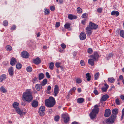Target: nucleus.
Here are the masks:
<instances>
[{"label": "nucleus", "mask_w": 124, "mask_h": 124, "mask_svg": "<svg viewBox=\"0 0 124 124\" xmlns=\"http://www.w3.org/2000/svg\"><path fill=\"white\" fill-rule=\"evenodd\" d=\"M32 91L31 89H27L23 95V100L28 102H31L33 99L32 95Z\"/></svg>", "instance_id": "f257e3e1"}, {"label": "nucleus", "mask_w": 124, "mask_h": 124, "mask_svg": "<svg viewBox=\"0 0 124 124\" xmlns=\"http://www.w3.org/2000/svg\"><path fill=\"white\" fill-rule=\"evenodd\" d=\"M100 106V105H97L94 106V108L93 109L89 114L90 116L92 119H93L95 118L96 115L98 113L99 111V108L98 107Z\"/></svg>", "instance_id": "f03ea898"}, {"label": "nucleus", "mask_w": 124, "mask_h": 124, "mask_svg": "<svg viewBox=\"0 0 124 124\" xmlns=\"http://www.w3.org/2000/svg\"><path fill=\"white\" fill-rule=\"evenodd\" d=\"M55 104V101L54 97L50 96L48 99H47V107H52Z\"/></svg>", "instance_id": "7ed1b4c3"}, {"label": "nucleus", "mask_w": 124, "mask_h": 124, "mask_svg": "<svg viewBox=\"0 0 124 124\" xmlns=\"http://www.w3.org/2000/svg\"><path fill=\"white\" fill-rule=\"evenodd\" d=\"M19 103L16 102H15L13 104V106L14 108L15 109L16 111L20 115H23V113L21 111L19 108L18 107Z\"/></svg>", "instance_id": "20e7f679"}, {"label": "nucleus", "mask_w": 124, "mask_h": 124, "mask_svg": "<svg viewBox=\"0 0 124 124\" xmlns=\"http://www.w3.org/2000/svg\"><path fill=\"white\" fill-rule=\"evenodd\" d=\"M116 117V115H112L109 118L106 120V123L108 124L113 123L115 121Z\"/></svg>", "instance_id": "39448f33"}, {"label": "nucleus", "mask_w": 124, "mask_h": 124, "mask_svg": "<svg viewBox=\"0 0 124 124\" xmlns=\"http://www.w3.org/2000/svg\"><path fill=\"white\" fill-rule=\"evenodd\" d=\"M97 25L94 23L91 22H89V25H87V27L90 28L91 30L93 29H96L98 27Z\"/></svg>", "instance_id": "423d86ee"}, {"label": "nucleus", "mask_w": 124, "mask_h": 124, "mask_svg": "<svg viewBox=\"0 0 124 124\" xmlns=\"http://www.w3.org/2000/svg\"><path fill=\"white\" fill-rule=\"evenodd\" d=\"M62 117L64 120V121L65 123H67L69 120L70 117L67 114L64 113L62 115Z\"/></svg>", "instance_id": "0eeeda50"}, {"label": "nucleus", "mask_w": 124, "mask_h": 124, "mask_svg": "<svg viewBox=\"0 0 124 124\" xmlns=\"http://www.w3.org/2000/svg\"><path fill=\"white\" fill-rule=\"evenodd\" d=\"M45 108L43 106H41L39 108V114L41 116L44 115L45 113Z\"/></svg>", "instance_id": "6e6552de"}, {"label": "nucleus", "mask_w": 124, "mask_h": 124, "mask_svg": "<svg viewBox=\"0 0 124 124\" xmlns=\"http://www.w3.org/2000/svg\"><path fill=\"white\" fill-rule=\"evenodd\" d=\"M99 57V55L98 54V53L96 52H95L94 53L93 55L90 56V57L95 61H96L98 60Z\"/></svg>", "instance_id": "1a4fd4ad"}, {"label": "nucleus", "mask_w": 124, "mask_h": 124, "mask_svg": "<svg viewBox=\"0 0 124 124\" xmlns=\"http://www.w3.org/2000/svg\"><path fill=\"white\" fill-rule=\"evenodd\" d=\"M29 53L26 51H23L21 54V56L22 57L25 58H27L29 57Z\"/></svg>", "instance_id": "9d476101"}, {"label": "nucleus", "mask_w": 124, "mask_h": 124, "mask_svg": "<svg viewBox=\"0 0 124 124\" xmlns=\"http://www.w3.org/2000/svg\"><path fill=\"white\" fill-rule=\"evenodd\" d=\"M111 113L110 109H106L105 111L104 116L106 117H108L110 115Z\"/></svg>", "instance_id": "9b49d317"}, {"label": "nucleus", "mask_w": 124, "mask_h": 124, "mask_svg": "<svg viewBox=\"0 0 124 124\" xmlns=\"http://www.w3.org/2000/svg\"><path fill=\"white\" fill-rule=\"evenodd\" d=\"M86 35L85 33L84 32H82L80 35V40H83L86 38Z\"/></svg>", "instance_id": "f8f14e48"}, {"label": "nucleus", "mask_w": 124, "mask_h": 124, "mask_svg": "<svg viewBox=\"0 0 124 124\" xmlns=\"http://www.w3.org/2000/svg\"><path fill=\"white\" fill-rule=\"evenodd\" d=\"M54 96H56L59 93V88L58 85H56L55 86L54 88Z\"/></svg>", "instance_id": "ddd939ff"}, {"label": "nucleus", "mask_w": 124, "mask_h": 124, "mask_svg": "<svg viewBox=\"0 0 124 124\" xmlns=\"http://www.w3.org/2000/svg\"><path fill=\"white\" fill-rule=\"evenodd\" d=\"M85 29L86 31V33L87 35L89 36L91 35L92 32V30L87 27Z\"/></svg>", "instance_id": "4468645a"}, {"label": "nucleus", "mask_w": 124, "mask_h": 124, "mask_svg": "<svg viewBox=\"0 0 124 124\" xmlns=\"http://www.w3.org/2000/svg\"><path fill=\"white\" fill-rule=\"evenodd\" d=\"M33 62L34 64L38 65L41 62V61L40 58H39L38 57L36 59L34 60L33 61Z\"/></svg>", "instance_id": "2eb2a0df"}, {"label": "nucleus", "mask_w": 124, "mask_h": 124, "mask_svg": "<svg viewBox=\"0 0 124 124\" xmlns=\"http://www.w3.org/2000/svg\"><path fill=\"white\" fill-rule=\"evenodd\" d=\"M38 104V102L34 100L31 103L32 106L34 108L37 107Z\"/></svg>", "instance_id": "dca6fc26"}, {"label": "nucleus", "mask_w": 124, "mask_h": 124, "mask_svg": "<svg viewBox=\"0 0 124 124\" xmlns=\"http://www.w3.org/2000/svg\"><path fill=\"white\" fill-rule=\"evenodd\" d=\"M94 61L93 59H89L88 60V63L89 65L92 66H93L94 64Z\"/></svg>", "instance_id": "f3484780"}, {"label": "nucleus", "mask_w": 124, "mask_h": 124, "mask_svg": "<svg viewBox=\"0 0 124 124\" xmlns=\"http://www.w3.org/2000/svg\"><path fill=\"white\" fill-rule=\"evenodd\" d=\"M77 18V16H74L72 14H69L68 16V18L69 19L71 20L73 19H76Z\"/></svg>", "instance_id": "a211bd4d"}, {"label": "nucleus", "mask_w": 124, "mask_h": 124, "mask_svg": "<svg viewBox=\"0 0 124 124\" xmlns=\"http://www.w3.org/2000/svg\"><path fill=\"white\" fill-rule=\"evenodd\" d=\"M109 97V96L107 94L104 95L102 97L101 99V101H105Z\"/></svg>", "instance_id": "6ab92c4d"}, {"label": "nucleus", "mask_w": 124, "mask_h": 124, "mask_svg": "<svg viewBox=\"0 0 124 124\" xmlns=\"http://www.w3.org/2000/svg\"><path fill=\"white\" fill-rule=\"evenodd\" d=\"M16 62V59L15 58H11L10 62V63L11 65L13 66L14 65Z\"/></svg>", "instance_id": "aec40b11"}, {"label": "nucleus", "mask_w": 124, "mask_h": 124, "mask_svg": "<svg viewBox=\"0 0 124 124\" xmlns=\"http://www.w3.org/2000/svg\"><path fill=\"white\" fill-rule=\"evenodd\" d=\"M112 15H115L116 16H118L119 15V13L118 11H113L111 13Z\"/></svg>", "instance_id": "412c9836"}, {"label": "nucleus", "mask_w": 124, "mask_h": 124, "mask_svg": "<svg viewBox=\"0 0 124 124\" xmlns=\"http://www.w3.org/2000/svg\"><path fill=\"white\" fill-rule=\"evenodd\" d=\"M8 72L9 75L11 76H12L13 74V69L12 67H11L8 70Z\"/></svg>", "instance_id": "4be33fe9"}, {"label": "nucleus", "mask_w": 124, "mask_h": 124, "mask_svg": "<svg viewBox=\"0 0 124 124\" xmlns=\"http://www.w3.org/2000/svg\"><path fill=\"white\" fill-rule=\"evenodd\" d=\"M105 86V87H102V91L104 92H106L107 91L108 89V88L109 86L107 84H105L104 85Z\"/></svg>", "instance_id": "5701e85b"}, {"label": "nucleus", "mask_w": 124, "mask_h": 124, "mask_svg": "<svg viewBox=\"0 0 124 124\" xmlns=\"http://www.w3.org/2000/svg\"><path fill=\"white\" fill-rule=\"evenodd\" d=\"M112 114L114 115H117L118 113V109L117 108H115L112 109Z\"/></svg>", "instance_id": "b1692460"}, {"label": "nucleus", "mask_w": 124, "mask_h": 124, "mask_svg": "<svg viewBox=\"0 0 124 124\" xmlns=\"http://www.w3.org/2000/svg\"><path fill=\"white\" fill-rule=\"evenodd\" d=\"M6 75L5 74H2L0 77V81L2 82L3 80H5L6 78Z\"/></svg>", "instance_id": "393cba45"}, {"label": "nucleus", "mask_w": 124, "mask_h": 124, "mask_svg": "<svg viewBox=\"0 0 124 124\" xmlns=\"http://www.w3.org/2000/svg\"><path fill=\"white\" fill-rule=\"evenodd\" d=\"M84 100V99L83 98H79L77 99V102L79 103H81L83 102Z\"/></svg>", "instance_id": "a878e982"}, {"label": "nucleus", "mask_w": 124, "mask_h": 124, "mask_svg": "<svg viewBox=\"0 0 124 124\" xmlns=\"http://www.w3.org/2000/svg\"><path fill=\"white\" fill-rule=\"evenodd\" d=\"M44 75L42 73H40L39 75V80H41L44 78Z\"/></svg>", "instance_id": "bb28decb"}, {"label": "nucleus", "mask_w": 124, "mask_h": 124, "mask_svg": "<svg viewBox=\"0 0 124 124\" xmlns=\"http://www.w3.org/2000/svg\"><path fill=\"white\" fill-rule=\"evenodd\" d=\"M70 23H67L64 25V27L66 29H69L70 28Z\"/></svg>", "instance_id": "cd10ccee"}, {"label": "nucleus", "mask_w": 124, "mask_h": 124, "mask_svg": "<svg viewBox=\"0 0 124 124\" xmlns=\"http://www.w3.org/2000/svg\"><path fill=\"white\" fill-rule=\"evenodd\" d=\"M41 86L42 85H41V84L40 85L39 84H36L35 86L36 89L38 91H39L41 88Z\"/></svg>", "instance_id": "c85d7f7f"}, {"label": "nucleus", "mask_w": 124, "mask_h": 124, "mask_svg": "<svg viewBox=\"0 0 124 124\" xmlns=\"http://www.w3.org/2000/svg\"><path fill=\"white\" fill-rule=\"evenodd\" d=\"M86 77L87 78V80L90 81L91 80V76L89 73H87L86 74Z\"/></svg>", "instance_id": "c756f323"}, {"label": "nucleus", "mask_w": 124, "mask_h": 124, "mask_svg": "<svg viewBox=\"0 0 124 124\" xmlns=\"http://www.w3.org/2000/svg\"><path fill=\"white\" fill-rule=\"evenodd\" d=\"M0 91L2 93H5L7 92V90L3 86H1L0 89Z\"/></svg>", "instance_id": "7c9ffc66"}, {"label": "nucleus", "mask_w": 124, "mask_h": 124, "mask_svg": "<svg viewBox=\"0 0 124 124\" xmlns=\"http://www.w3.org/2000/svg\"><path fill=\"white\" fill-rule=\"evenodd\" d=\"M121 37L124 38V31L123 30H120L119 33Z\"/></svg>", "instance_id": "2f4dec72"}, {"label": "nucleus", "mask_w": 124, "mask_h": 124, "mask_svg": "<svg viewBox=\"0 0 124 124\" xmlns=\"http://www.w3.org/2000/svg\"><path fill=\"white\" fill-rule=\"evenodd\" d=\"M6 50L8 51H10L12 49V47L9 45H8L6 46Z\"/></svg>", "instance_id": "473e14b6"}, {"label": "nucleus", "mask_w": 124, "mask_h": 124, "mask_svg": "<svg viewBox=\"0 0 124 124\" xmlns=\"http://www.w3.org/2000/svg\"><path fill=\"white\" fill-rule=\"evenodd\" d=\"M113 56V54L112 53H110L108 54L106 57V58L107 60H108L111 57Z\"/></svg>", "instance_id": "72a5a7b5"}, {"label": "nucleus", "mask_w": 124, "mask_h": 124, "mask_svg": "<svg viewBox=\"0 0 124 124\" xmlns=\"http://www.w3.org/2000/svg\"><path fill=\"white\" fill-rule=\"evenodd\" d=\"M77 11L78 13H81L82 12V10L80 8L78 7L77 8Z\"/></svg>", "instance_id": "f704fd0d"}, {"label": "nucleus", "mask_w": 124, "mask_h": 124, "mask_svg": "<svg viewBox=\"0 0 124 124\" xmlns=\"http://www.w3.org/2000/svg\"><path fill=\"white\" fill-rule=\"evenodd\" d=\"M60 118V117L59 115H56L55 116L54 118V120L55 121L57 122L59 121Z\"/></svg>", "instance_id": "c9c22d12"}, {"label": "nucleus", "mask_w": 124, "mask_h": 124, "mask_svg": "<svg viewBox=\"0 0 124 124\" xmlns=\"http://www.w3.org/2000/svg\"><path fill=\"white\" fill-rule=\"evenodd\" d=\"M100 75V74L99 72L96 73L94 75V79L96 80L97 79L99 78Z\"/></svg>", "instance_id": "e433bc0d"}, {"label": "nucleus", "mask_w": 124, "mask_h": 124, "mask_svg": "<svg viewBox=\"0 0 124 124\" xmlns=\"http://www.w3.org/2000/svg\"><path fill=\"white\" fill-rule=\"evenodd\" d=\"M27 71L29 72H31L32 70V69L30 66H28L26 68Z\"/></svg>", "instance_id": "4c0bfd02"}, {"label": "nucleus", "mask_w": 124, "mask_h": 124, "mask_svg": "<svg viewBox=\"0 0 124 124\" xmlns=\"http://www.w3.org/2000/svg\"><path fill=\"white\" fill-rule=\"evenodd\" d=\"M46 84V79H44L42 82L41 85L42 86H44Z\"/></svg>", "instance_id": "58836bf2"}, {"label": "nucleus", "mask_w": 124, "mask_h": 124, "mask_svg": "<svg viewBox=\"0 0 124 124\" xmlns=\"http://www.w3.org/2000/svg\"><path fill=\"white\" fill-rule=\"evenodd\" d=\"M88 16V15L86 13L83 14L81 17L82 18H87Z\"/></svg>", "instance_id": "ea45409f"}, {"label": "nucleus", "mask_w": 124, "mask_h": 124, "mask_svg": "<svg viewBox=\"0 0 124 124\" xmlns=\"http://www.w3.org/2000/svg\"><path fill=\"white\" fill-rule=\"evenodd\" d=\"M108 81L111 83H112L114 81L115 79L113 78H108Z\"/></svg>", "instance_id": "a19ab883"}, {"label": "nucleus", "mask_w": 124, "mask_h": 124, "mask_svg": "<svg viewBox=\"0 0 124 124\" xmlns=\"http://www.w3.org/2000/svg\"><path fill=\"white\" fill-rule=\"evenodd\" d=\"M54 65V63L53 62H51L50 63L49 65V68L51 70H53V67Z\"/></svg>", "instance_id": "79ce46f5"}, {"label": "nucleus", "mask_w": 124, "mask_h": 124, "mask_svg": "<svg viewBox=\"0 0 124 124\" xmlns=\"http://www.w3.org/2000/svg\"><path fill=\"white\" fill-rule=\"evenodd\" d=\"M76 82L78 84H80L82 82V80L80 78H78L76 79Z\"/></svg>", "instance_id": "37998d69"}, {"label": "nucleus", "mask_w": 124, "mask_h": 124, "mask_svg": "<svg viewBox=\"0 0 124 124\" xmlns=\"http://www.w3.org/2000/svg\"><path fill=\"white\" fill-rule=\"evenodd\" d=\"M22 66V65L20 63H18L16 65V68L18 69H20Z\"/></svg>", "instance_id": "c03bdc74"}, {"label": "nucleus", "mask_w": 124, "mask_h": 124, "mask_svg": "<svg viewBox=\"0 0 124 124\" xmlns=\"http://www.w3.org/2000/svg\"><path fill=\"white\" fill-rule=\"evenodd\" d=\"M3 24L4 26H7L8 25V22L6 20L4 21L3 23Z\"/></svg>", "instance_id": "a18cd8bd"}, {"label": "nucleus", "mask_w": 124, "mask_h": 124, "mask_svg": "<svg viewBox=\"0 0 124 124\" xmlns=\"http://www.w3.org/2000/svg\"><path fill=\"white\" fill-rule=\"evenodd\" d=\"M93 93L96 95H97L99 94V93L96 90V87L94 88V90L93 91Z\"/></svg>", "instance_id": "49530a36"}, {"label": "nucleus", "mask_w": 124, "mask_h": 124, "mask_svg": "<svg viewBox=\"0 0 124 124\" xmlns=\"http://www.w3.org/2000/svg\"><path fill=\"white\" fill-rule=\"evenodd\" d=\"M122 115L121 118V120H122L124 117V108H123L122 111Z\"/></svg>", "instance_id": "de8ad7c7"}, {"label": "nucleus", "mask_w": 124, "mask_h": 124, "mask_svg": "<svg viewBox=\"0 0 124 124\" xmlns=\"http://www.w3.org/2000/svg\"><path fill=\"white\" fill-rule=\"evenodd\" d=\"M61 64L60 62H57L55 63V65L57 68H59L60 67Z\"/></svg>", "instance_id": "09e8293b"}, {"label": "nucleus", "mask_w": 124, "mask_h": 124, "mask_svg": "<svg viewBox=\"0 0 124 124\" xmlns=\"http://www.w3.org/2000/svg\"><path fill=\"white\" fill-rule=\"evenodd\" d=\"M87 52L88 53L91 54L93 52V50L91 48H89L87 50Z\"/></svg>", "instance_id": "8fccbe9b"}, {"label": "nucleus", "mask_w": 124, "mask_h": 124, "mask_svg": "<svg viewBox=\"0 0 124 124\" xmlns=\"http://www.w3.org/2000/svg\"><path fill=\"white\" fill-rule=\"evenodd\" d=\"M115 102L117 104L119 105L120 104L121 102L117 98Z\"/></svg>", "instance_id": "3c124183"}, {"label": "nucleus", "mask_w": 124, "mask_h": 124, "mask_svg": "<svg viewBox=\"0 0 124 124\" xmlns=\"http://www.w3.org/2000/svg\"><path fill=\"white\" fill-rule=\"evenodd\" d=\"M80 64L82 66H84L85 65V62L83 60H81Z\"/></svg>", "instance_id": "603ef678"}, {"label": "nucleus", "mask_w": 124, "mask_h": 124, "mask_svg": "<svg viewBox=\"0 0 124 124\" xmlns=\"http://www.w3.org/2000/svg\"><path fill=\"white\" fill-rule=\"evenodd\" d=\"M61 46L62 48L63 49H65L66 47V45L64 43H62L61 44Z\"/></svg>", "instance_id": "864d4df0"}, {"label": "nucleus", "mask_w": 124, "mask_h": 124, "mask_svg": "<svg viewBox=\"0 0 124 124\" xmlns=\"http://www.w3.org/2000/svg\"><path fill=\"white\" fill-rule=\"evenodd\" d=\"M16 28V26L15 25H14L11 28V30L12 31L15 30Z\"/></svg>", "instance_id": "5fc2aeb1"}, {"label": "nucleus", "mask_w": 124, "mask_h": 124, "mask_svg": "<svg viewBox=\"0 0 124 124\" xmlns=\"http://www.w3.org/2000/svg\"><path fill=\"white\" fill-rule=\"evenodd\" d=\"M60 25V23L59 22H57L55 24V27H58Z\"/></svg>", "instance_id": "6e6d98bb"}, {"label": "nucleus", "mask_w": 124, "mask_h": 124, "mask_svg": "<svg viewBox=\"0 0 124 124\" xmlns=\"http://www.w3.org/2000/svg\"><path fill=\"white\" fill-rule=\"evenodd\" d=\"M97 11L99 13H101L102 11V8H98L97 10Z\"/></svg>", "instance_id": "4d7b16f0"}, {"label": "nucleus", "mask_w": 124, "mask_h": 124, "mask_svg": "<svg viewBox=\"0 0 124 124\" xmlns=\"http://www.w3.org/2000/svg\"><path fill=\"white\" fill-rule=\"evenodd\" d=\"M50 9L51 11H54L55 10V8L54 6H52L50 7Z\"/></svg>", "instance_id": "13d9d810"}, {"label": "nucleus", "mask_w": 124, "mask_h": 124, "mask_svg": "<svg viewBox=\"0 0 124 124\" xmlns=\"http://www.w3.org/2000/svg\"><path fill=\"white\" fill-rule=\"evenodd\" d=\"M86 19H84L82 21L81 23L83 25H85L86 23Z\"/></svg>", "instance_id": "bf43d9fd"}, {"label": "nucleus", "mask_w": 124, "mask_h": 124, "mask_svg": "<svg viewBox=\"0 0 124 124\" xmlns=\"http://www.w3.org/2000/svg\"><path fill=\"white\" fill-rule=\"evenodd\" d=\"M37 81V78L36 77H34L32 80V82L33 83H34L36 82Z\"/></svg>", "instance_id": "052dcab7"}, {"label": "nucleus", "mask_w": 124, "mask_h": 124, "mask_svg": "<svg viewBox=\"0 0 124 124\" xmlns=\"http://www.w3.org/2000/svg\"><path fill=\"white\" fill-rule=\"evenodd\" d=\"M73 57L74 58L77 55V53L75 52H74L73 53Z\"/></svg>", "instance_id": "680f3d73"}, {"label": "nucleus", "mask_w": 124, "mask_h": 124, "mask_svg": "<svg viewBox=\"0 0 124 124\" xmlns=\"http://www.w3.org/2000/svg\"><path fill=\"white\" fill-rule=\"evenodd\" d=\"M50 76L49 75V73L47 72V78H50Z\"/></svg>", "instance_id": "e2e57ef3"}, {"label": "nucleus", "mask_w": 124, "mask_h": 124, "mask_svg": "<svg viewBox=\"0 0 124 124\" xmlns=\"http://www.w3.org/2000/svg\"><path fill=\"white\" fill-rule=\"evenodd\" d=\"M123 76L122 75H120L119 77V79L121 80H123Z\"/></svg>", "instance_id": "0e129e2a"}, {"label": "nucleus", "mask_w": 124, "mask_h": 124, "mask_svg": "<svg viewBox=\"0 0 124 124\" xmlns=\"http://www.w3.org/2000/svg\"><path fill=\"white\" fill-rule=\"evenodd\" d=\"M59 51L61 53L63 52H64V50L63 49H59Z\"/></svg>", "instance_id": "69168bd1"}, {"label": "nucleus", "mask_w": 124, "mask_h": 124, "mask_svg": "<svg viewBox=\"0 0 124 124\" xmlns=\"http://www.w3.org/2000/svg\"><path fill=\"white\" fill-rule=\"evenodd\" d=\"M51 89V87L50 86H49L47 88V90L48 91H49Z\"/></svg>", "instance_id": "338daca9"}, {"label": "nucleus", "mask_w": 124, "mask_h": 124, "mask_svg": "<svg viewBox=\"0 0 124 124\" xmlns=\"http://www.w3.org/2000/svg\"><path fill=\"white\" fill-rule=\"evenodd\" d=\"M120 98L122 100H124V96L123 95H121Z\"/></svg>", "instance_id": "774afa93"}]
</instances>
